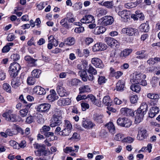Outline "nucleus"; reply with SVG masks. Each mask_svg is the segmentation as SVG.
Masks as SVG:
<instances>
[{
	"mask_svg": "<svg viewBox=\"0 0 160 160\" xmlns=\"http://www.w3.org/2000/svg\"><path fill=\"white\" fill-rule=\"evenodd\" d=\"M112 101L108 96H105L103 98L102 103L106 106H109L111 105Z\"/></svg>",
	"mask_w": 160,
	"mask_h": 160,
	"instance_id": "c9c22d12",
	"label": "nucleus"
},
{
	"mask_svg": "<svg viewBox=\"0 0 160 160\" xmlns=\"http://www.w3.org/2000/svg\"><path fill=\"white\" fill-rule=\"evenodd\" d=\"M71 130L64 128V129L60 131L58 133L60 135L62 136H68L71 133Z\"/></svg>",
	"mask_w": 160,
	"mask_h": 160,
	"instance_id": "58836bf2",
	"label": "nucleus"
},
{
	"mask_svg": "<svg viewBox=\"0 0 160 160\" xmlns=\"http://www.w3.org/2000/svg\"><path fill=\"white\" fill-rule=\"evenodd\" d=\"M64 128H66L72 130V124L69 121L67 120L64 121V125H63Z\"/></svg>",
	"mask_w": 160,
	"mask_h": 160,
	"instance_id": "37998d69",
	"label": "nucleus"
},
{
	"mask_svg": "<svg viewBox=\"0 0 160 160\" xmlns=\"http://www.w3.org/2000/svg\"><path fill=\"white\" fill-rule=\"evenodd\" d=\"M32 76L28 77L27 79V83L28 85H32L35 84L36 82V78Z\"/></svg>",
	"mask_w": 160,
	"mask_h": 160,
	"instance_id": "a19ab883",
	"label": "nucleus"
},
{
	"mask_svg": "<svg viewBox=\"0 0 160 160\" xmlns=\"http://www.w3.org/2000/svg\"><path fill=\"white\" fill-rule=\"evenodd\" d=\"M94 80V78L93 75L90 74L89 75H87L85 78H82V81L84 82H86L88 80L90 81H92Z\"/></svg>",
	"mask_w": 160,
	"mask_h": 160,
	"instance_id": "de8ad7c7",
	"label": "nucleus"
},
{
	"mask_svg": "<svg viewBox=\"0 0 160 160\" xmlns=\"http://www.w3.org/2000/svg\"><path fill=\"white\" fill-rule=\"evenodd\" d=\"M104 40L107 44L111 47L114 46L117 47L119 45V42L113 38L107 37L105 38Z\"/></svg>",
	"mask_w": 160,
	"mask_h": 160,
	"instance_id": "dca6fc26",
	"label": "nucleus"
},
{
	"mask_svg": "<svg viewBox=\"0 0 160 160\" xmlns=\"http://www.w3.org/2000/svg\"><path fill=\"white\" fill-rule=\"evenodd\" d=\"M40 72L39 70L34 69L32 71L31 76L36 78H38L39 77L40 73Z\"/></svg>",
	"mask_w": 160,
	"mask_h": 160,
	"instance_id": "49530a36",
	"label": "nucleus"
},
{
	"mask_svg": "<svg viewBox=\"0 0 160 160\" xmlns=\"http://www.w3.org/2000/svg\"><path fill=\"white\" fill-rule=\"evenodd\" d=\"M89 67V68L87 71L88 72L93 75H96L97 74V70L91 65H90Z\"/></svg>",
	"mask_w": 160,
	"mask_h": 160,
	"instance_id": "c03bdc74",
	"label": "nucleus"
},
{
	"mask_svg": "<svg viewBox=\"0 0 160 160\" xmlns=\"http://www.w3.org/2000/svg\"><path fill=\"white\" fill-rule=\"evenodd\" d=\"M11 58L14 61H17L20 59V55L18 53L14 54L11 56Z\"/></svg>",
	"mask_w": 160,
	"mask_h": 160,
	"instance_id": "0e129e2a",
	"label": "nucleus"
},
{
	"mask_svg": "<svg viewBox=\"0 0 160 160\" xmlns=\"http://www.w3.org/2000/svg\"><path fill=\"white\" fill-rule=\"evenodd\" d=\"M64 41L65 44L68 46H72L73 45L75 42L74 38L71 37L67 38Z\"/></svg>",
	"mask_w": 160,
	"mask_h": 160,
	"instance_id": "473e14b6",
	"label": "nucleus"
},
{
	"mask_svg": "<svg viewBox=\"0 0 160 160\" xmlns=\"http://www.w3.org/2000/svg\"><path fill=\"white\" fill-rule=\"evenodd\" d=\"M62 118H57L52 117V122L50 125L52 127H55L57 126L60 125L62 123Z\"/></svg>",
	"mask_w": 160,
	"mask_h": 160,
	"instance_id": "a211bd4d",
	"label": "nucleus"
},
{
	"mask_svg": "<svg viewBox=\"0 0 160 160\" xmlns=\"http://www.w3.org/2000/svg\"><path fill=\"white\" fill-rule=\"evenodd\" d=\"M84 30V28L83 27L79 26L78 27L74 29L75 32L77 33H80L83 32Z\"/></svg>",
	"mask_w": 160,
	"mask_h": 160,
	"instance_id": "680f3d73",
	"label": "nucleus"
},
{
	"mask_svg": "<svg viewBox=\"0 0 160 160\" xmlns=\"http://www.w3.org/2000/svg\"><path fill=\"white\" fill-rule=\"evenodd\" d=\"M33 92L39 95H44L46 93L45 90L39 86H35L33 89Z\"/></svg>",
	"mask_w": 160,
	"mask_h": 160,
	"instance_id": "a878e982",
	"label": "nucleus"
},
{
	"mask_svg": "<svg viewBox=\"0 0 160 160\" xmlns=\"http://www.w3.org/2000/svg\"><path fill=\"white\" fill-rule=\"evenodd\" d=\"M60 23L63 27L67 28H69V25L68 18H65L62 19Z\"/></svg>",
	"mask_w": 160,
	"mask_h": 160,
	"instance_id": "7c9ffc66",
	"label": "nucleus"
},
{
	"mask_svg": "<svg viewBox=\"0 0 160 160\" xmlns=\"http://www.w3.org/2000/svg\"><path fill=\"white\" fill-rule=\"evenodd\" d=\"M62 111L59 109L57 108H55L54 109L53 112V117H57V118H62Z\"/></svg>",
	"mask_w": 160,
	"mask_h": 160,
	"instance_id": "4c0bfd02",
	"label": "nucleus"
},
{
	"mask_svg": "<svg viewBox=\"0 0 160 160\" xmlns=\"http://www.w3.org/2000/svg\"><path fill=\"white\" fill-rule=\"evenodd\" d=\"M58 96L55 94H50L47 97V98L50 102H52L58 99Z\"/></svg>",
	"mask_w": 160,
	"mask_h": 160,
	"instance_id": "79ce46f5",
	"label": "nucleus"
},
{
	"mask_svg": "<svg viewBox=\"0 0 160 160\" xmlns=\"http://www.w3.org/2000/svg\"><path fill=\"white\" fill-rule=\"evenodd\" d=\"M142 76L143 78H145L146 77L145 75H142L140 73L137 72L134 73L133 74L132 78L131 80V82L134 83V84H138L141 80Z\"/></svg>",
	"mask_w": 160,
	"mask_h": 160,
	"instance_id": "6e6552de",
	"label": "nucleus"
},
{
	"mask_svg": "<svg viewBox=\"0 0 160 160\" xmlns=\"http://www.w3.org/2000/svg\"><path fill=\"white\" fill-rule=\"evenodd\" d=\"M51 105L47 103H43L38 105L36 108L37 110L40 112H47L50 109Z\"/></svg>",
	"mask_w": 160,
	"mask_h": 160,
	"instance_id": "423d86ee",
	"label": "nucleus"
},
{
	"mask_svg": "<svg viewBox=\"0 0 160 160\" xmlns=\"http://www.w3.org/2000/svg\"><path fill=\"white\" fill-rule=\"evenodd\" d=\"M103 116L102 115L98 113H96L94 114L93 116V120L99 123H101L103 122L102 119Z\"/></svg>",
	"mask_w": 160,
	"mask_h": 160,
	"instance_id": "c756f323",
	"label": "nucleus"
},
{
	"mask_svg": "<svg viewBox=\"0 0 160 160\" xmlns=\"http://www.w3.org/2000/svg\"><path fill=\"white\" fill-rule=\"evenodd\" d=\"M3 88L4 89L6 90L7 92L9 93L11 92V87L8 83H4L3 85Z\"/></svg>",
	"mask_w": 160,
	"mask_h": 160,
	"instance_id": "603ef678",
	"label": "nucleus"
},
{
	"mask_svg": "<svg viewBox=\"0 0 160 160\" xmlns=\"http://www.w3.org/2000/svg\"><path fill=\"white\" fill-rule=\"evenodd\" d=\"M133 140L134 139L131 137H127L123 138V139L122 140V141L123 142L131 143L133 142Z\"/></svg>",
	"mask_w": 160,
	"mask_h": 160,
	"instance_id": "4d7b16f0",
	"label": "nucleus"
},
{
	"mask_svg": "<svg viewBox=\"0 0 160 160\" xmlns=\"http://www.w3.org/2000/svg\"><path fill=\"white\" fill-rule=\"evenodd\" d=\"M81 105L83 111H85L86 109H88L89 108V105L86 102H82Z\"/></svg>",
	"mask_w": 160,
	"mask_h": 160,
	"instance_id": "5fc2aeb1",
	"label": "nucleus"
},
{
	"mask_svg": "<svg viewBox=\"0 0 160 160\" xmlns=\"http://www.w3.org/2000/svg\"><path fill=\"white\" fill-rule=\"evenodd\" d=\"M107 11L102 8H100V9L98 11V15L100 16L104 15H106L107 13Z\"/></svg>",
	"mask_w": 160,
	"mask_h": 160,
	"instance_id": "69168bd1",
	"label": "nucleus"
},
{
	"mask_svg": "<svg viewBox=\"0 0 160 160\" xmlns=\"http://www.w3.org/2000/svg\"><path fill=\"white\" fill-rule=\"evenodd\" d=\"M147 97L148 98L153 100L151 101L150 104L151 106H153L157 104L158 100L160 98V96L158 94L153 93H148Z\"/></svg>",
	"mask_w": 160,
	"mask_h": 160,
	"instance_id": "0eeeda50",
	"label": "nucleus"
},
{
	"mask_svg": "<svg viewBox=\"0 0 160 160\" xmlns=\"http://www.w3.org/2000/svg\"><path fill=\"white\" fill-rule=\"evenodd\" d=\"M82 4L81 3H76L74 4L72 7L74 8V9L76 10L80 9L82 8Z\"/></svg>",
	"mask_w": 160,
	"mask_h": 160,
	"instance_id": "052dcab7",
	"label": "nucleus"
},
{
	"mask_svg": "<svg viewBox=\"0 0 160 160\" xmlns=\"http://www.w3.org/2000/svg\"><path fill=\"white\" fill-rule=\"evenodd\" d=\"M147 136V131L143 128H140L138 131L137 138L140 140H142L146 138Z\"/></svg>",
	"mask_w": 160,
	"mask_h": 160,
	"instance_id": "2eb2a0df",
	"label": "nucleus"
},
{
	"mask_svg": "<svg viewBox=\"0 0 160 160\" xmlns=\"http://www.w3.org/2000/svg\"><path fill=\"white\" fill-rule=\"evenodd\" d=\"M57 91L59 96L62 97L67 95L66 91L63 87L62 82H59L58 83Z\"/></svg>",
	"mask_w": 160,
	"mask_h": 160,
	"instance_id": "f8f14e48",
	"label": "nucleus"
},
{
	"mask_svg": "<svg viewBox=\"0 0 160 160\" xmlns=\"http://www.w3.org/2000/svg\"><path fill=\"white\" fill-rule=\"evenodd\" d=\"M82 124V126L86 129L92 128L95 126V124L88 119L83 118Z\"/></svg>",
	"mask_w": 160,
	"mask_h": 160,
	"instance_id": "ddd939ff",
	"label": "nucleus"
},
{
	"mask_svg": "<svg viewBox=\"0 0 160 160\" xmlns=\"http://www.w3.org/2000/svg\"><path fill=\"white\" fill-rule=\"evenodd\" d=\"M101 20L102 25L107 26L111 25L114 21L113 18L110 16H106L102 17Z\"/></svg>",
	"mask_w": 160,
	"mask_h": 160,
	"instance_id": "1a4fd4ad",
	"label": "nucleus"
},
{
	"mask_svg": "<svg viewBox=\"0 0 160 160\" xmlns=\"http://www.w3.org/2000/svg\"><path fill=\"white\" fill-rule=\"evenodd\" d=\"M85 41L86 44L88 45L93 41V39L91 38H87Z\"/></svg>",
	"mask_w": 160,
	"mask_h": 160,
	"instance_id": "338daca9",
	"label": "nucleus"
},
{
	"mask_svg": "<svg viewBox=\"0 0 160 160\" xmlns=\"http://www.w3.org/2000/svg\"><path fill=\"white\" fill-rule=\"evenodd\" d=\"M107 48V46L105 44L99 42L94 45L92 48V50L93 52H97L105 50Z\"/></svg>",
	"mask_w": 160,
	"mask_h": 160,
	"instance_id": "9d476101",
	"label": "nucleus"
},
{
	"mask_svg": "<svg viewBox=\"0 0 160 160\" xmlns=\"http://www.w3.org/2000/svg\"><path fill=\"white\" fill-rule=\"evenodd\" d=\"M79 94L87 92L90 91V88L88 85H86L80 87L79 89Z\"/></svg>",
	"mask_w": 160,
	"mask_h": 160,
	"instance_id": "72a5a7b5",
	"label": "nucleus"
},
{
	"mask_svg": "<svg viewBox=\"0 0 160 160\" xmlns=\"http://www.w3.org/2000/svg\"><path fill=\"white\" fill-rule=\"evenodd\" d=\"M123 80H119L116 84V89L117 91H122L123 90L125 86Z\"/></svg>",
	"mask_w": 160,
	"mask_h": 160,
	"instance_id": "cd10ccee",
	"label": "nucleus"
},
{
	"mask_svg": "<svg viewBox=\"0 0 160 160\" xmlns=\"http://www.w3.org/2000/svg\"><path fill=\"white\" fill-rule=\"evenodd\" d=\"M78 73L80 75L81 77H82V78H85L87 75L86 72L85 71L81 70L79 71Z\"/></svg>",
	"mask_w": 160,
	"mask_h": 160,
	"instance_id": "774afa93",
	"label": "nucleus"
},
{
	"mask_svg": "<svg viewBox=\"0 0 160 160\" xmlns=\"http://www.w3.org/2000/svg\"><path fill=\"white\" fill-rule=\"evenodd\" d=\"M6 120L12 122H16L18 121V116L13 113V110H9L2 114Z\"/></svg>",
	"mask_w": 160,
	"mask_h": 160,
	"instance_id": "f257e3e1",
	"label": "nucleus"
},
{
	"mask_svg": "<svg viewBox=\"0 0 160 160\" xmlns=\"http://www.w3.org/2000/svg\"><path fill=\"white\" fill-rule=\"evenodd\" d=\"M140 27L141 30L143 32H147L149 31V28L148 23H143L141 25Z\"/></svg>",
	"mask_w": 160,
	"mask_h": 160,
	"instance_id": "e433bc0d",
	"label": "nucleus"
},
{
	"mask_svg": "<svg viewBox=\"0 0 160 160\" xmlns=\"http://www.w3.org/2000/svg\"><path fill=\"white\" fill-rule=\"evenodd\" d=\"M130 101L131 103H135L137 102L138 97L137 95H132L130 97Z\"/></svg>",
	"mask_w": 160,
	"mask_h": 160,
	"instance_id": "6e6d98bb",
	"label": "nucleus"
},
{
	"mask_svg": "<svg viewBox=\"0 0 160 160\" xmlns=\"http://www.w3.org/2000/svg\"><path fill=\"white\" fill-rule=\"evenodd\" d=\"M108 129L109 132L112 134L115 133V128L112 122L108 123L106 125Z\"/></svg>",
	"mask_w": 160,
	"mask_h": 160,
	"instance_id": "2f4dec72",
	"label": "nucleus"
},
{
	"mask_svg": "<svg viewBox=\"0 0 160 160\" xmlns=\"http://www.w3.org/2000/svg\"><path fill=\"white\" fill-rule=\"evenodd\" d=\"M106 80L104 76H99L98 79V82L99 84H101L102 83H105Z\"/></svg>",
	"mask_w": 160,
	"mask_h": 160,
	"instance_id": "bf43d9fd",
	"label": "nucleus"
},
{
	"mask_svg": "<svg viewBox=\"0 0 160 160\" xmlns=\"http://www.w3.org/2000/svg\"><path fill=\"white\" fill-rule=\"evenodd\" d=\"M81 22L83 23L95 22V20L94 17L91 15H86L81 20Z\"/></svg>",
	"mask_w": 160,
	"mask_h": 160,
	"instance_id": "9b49d317",
	"label": "nucleus"
},
{
	"mask_svg": "<svg viewBox=\"0 0 160 160\" xmlns=\"http://www.w3.org/2000/svg\"><path fill=\"white\" fill-rule=\"evenodd\" d=\"M119 10V7L117 8L115 10L116 12L118 13L119 16H120L122 18H123L124 19L129 18V12L127 10H123L121 11Z\"/></svg>",
	"mask_w": 160,
	"mask_h": 160,
	"instance_id": "412c9836",
	"label": "nucleus"
},
{
	"mask_svg": "<svg viewBox=\"0 0 160 160\" xmlns=\"http://www.w3.org/2000/svg\"><path fill=\"white\" fill-rule=\"evenodd\" d=\"M131 49L126 48L122 51L119 54V57L122 59H124L127 58L132 52Z\"/></svg>",
	"mask_w": 160,
	"mask_h": 160,
	"instance_id": "f3484780",
	"label": "nucleus"
},
{
	"mask_svg": "<svg viewBox=\"0 0 160 160\" xmlns=\"http://www.w3.org/2000/svg\"><path fill=\"white\" fill-rule=\"evenodd\" d=\"M106 30V28L103 26L96 27L94 30V33L99 35L103 33Z\"/></svg>",
	"mask_w": 160,
	"mask_h": 160,
	"instance_id": "c85d7f7f",
	"label": "nucleus"
},
{
	"mask_svg": "<svg viewBox=\"0 0 160 160\" xmlns=\"http://www.w3.org/2000/svg\"><path fill=\"white\" fill-rule=\"evenodd\" d=\"M50 129V127L49 126L44 125L42 127V128L40 130L41 132L42 133H44L49 131Z\"/></svg>",
	"mask_w": 160,
	"mask_h": 160,
	"instance_id": "864d4df0",
	"label": "nucleus"
},
{
	"mask_svg": "<svg viewBox=\"0 0 160 160\" xmlns=\"http://www.w3.org/2000/svg\"><path fill=\"white\" fill-rule=\"evenodd\" d=\"M117 124L120 126L125 128H129L132 125L131 121L126 118H119L117 121Z\"/></svg>",
	"mask_w": 160,
	"mask_h": 160,
	"instance_id": "7ed1b4c3",
	"label": "nucleus"
},
{
	"mask_svg": "<svg viewBox=\"0 0 160 160\" xmlns=\"http://www.w3.org/2000/svg\"><path fill=\"white\" fill-rule=\"evenodd\" d=\"M32 104L30 103L25 105V108L21 110L20 111V116L24 117L26 116L29 112V109L31 107Z\"/></svg>",
	"mask_w": 160,
	"mask_h": 160,
	"instance_id": "4be33fe9",
	"label": "nucleus"
},
{
	"mask_svg": "<svg viewBox=\"0 0 160 160\" xmlns=\"http://www.w3.org/2000/svg\"><path fill=\"white\" fill-rule=\"evenodd\" d=\"M148 109V106L146 103L145 102H143L142 103L140 108L138 109L142 111L144 113H146Z\"/></svg>",
	"mask_w": 160,
	"mask_h": 160,
	"instance_id": "ea45409f",
	"label": "nucleus"
},
{
	"mask_svg": "<svg viewBox=\"0 0 160 160\" xmlns=\"http://www.w3.org/2000/svg\"><path fill=\"white\" fill-rule=\"evenodd\" d=\"M92 63L96 67L102 68L103 65L102 61L98 58H93L92 59Z\"/></svg>",
	"mask_w": 160,
	"mask_h": 160,
	"instance_id": "b1692460",
	"label": "nucleus"
},
{
	"mask_svg": "<svg viewBox=\"0 0 160 160\" xmlns=\"http://www.w3.org/2000/svg\"><path fill=\"white\" fill-rule=\"evenodd\" d=\"M20 80L19 77L13 78L11 83L12 87L15 88H18L21 84Z\"/></svg>",
	"mask_w": 160,
	"mask_h": 160,
	"instance_id": "bb28decb",
	"label": "nucleus"
},
{
	"mask_svg": "<svg viewBox=\"0 0 160 160\" xmlns=\"http://www.w3.org/2000/svg\"><path fill=\"white\" fill-rule=\"evenodd\" d=\"M136 14H137V18L138 19H139L140 20H143L144 18V16L143 14L140 11H136L135 12Z\"/></svg>",
	"mask_w": 160,
	"mask_h": 160,
	"instance_id": "3c124183",
	"label": "nucleus"
},
{
	"mask_svg": "<svg viewBox=\"0 0 160 160\" xmlns=\"http://www.w3.org/2000/svg\"><path fill=\"white\" fill-rule=\"evenodd\" d=\"M24 59L29 67H32L36 66L35 62L37 59H35L29 55L25 57Z\"/></svg>",
	"mask_w": 160,
	"mask_h": 160,
	"instance_id": "6ab92c4d",
	"label": "nucleus"
},
{
	"mask_svg": "<svg viewBox=\"0 0 160 160\" xmlns=\"http://www.w3.org/2000/svg\"><path fill=\"white\" fill-rule=\"evenodd\" d=\"M145 51L143 50L137 52L136 54L138 56L136 58L140 59H147L148 57V53H145Z\"/></svg>",
	"mask_w": 160,
	"mask_h": 160,
	"instance_id": "5701e85b",
	"label": "nucleus"
},
{
	"mask_svg": "<svg viewBox=\"0 0 160 160\" xmlns=\"http://www.w3.org/2000/svg\"><path fill=\"white\" fill-rule=\"evenodd\" d=\"M102 5L107 8H112L113 6L112 1L105 2L103 3Z\"/></svg>",
	"mask_w": 160,
	"mask_h": 160,
	"instance_id": "8fccbe9b",
	"label": "nucleus"
},
{
	"mask_svg": "<svg viewBox=\"0 0 160 160\" xmlns=\"http://www.w3.org/2000/svg\"><path fill=\"white\" fill-rule=\"evenodd\" d=\"M33 145L34 148L38 149L37 151H35V153L37 155H45L46 154V148L43 145L35 143Z\"/></svg>",
	"mask_w": 160,
	"mask_h": 160,
	"instance_id": "20e7f679",
	"label": "nucleus"
},
{
	"mask_svg": "<svg viewBox=\"0 0 160 160\" xmlns=\"http://www.w3.org/2000/svg\"><path fill=\"white\" fill-rule=\"evenodd\" d=\"M137 6V4L134 2H128L125 4L124 7L127 8H131L135 7Z\"/></svg>",
	"mask_w": 160,
	"mask_h": 160,
	"instance_id": "09e8293b",
	"label": "nucleus"
},
{
	"mask_svg": "<svg viewBox=\"0 0 160 160\" xmlns=\"http://www.w3.org/2000/svg\"><path fill=\"white\" fill-rule=\"evenodd\" d=\"M20 66L17 63H12L11 64L9 67V73L11 76L12 77L16 76L18 74V72L20 69Z\"/></svg>",
	"mask_w": 160,
	"mask_h": 160,
	"instance_id": "f03ea898",
	"label": "nucleus"
},
{
	"mask_svg": "<svg viewBox=\"0 0 160 160\" xmlns=\"http://www.w3.org/2000/svg\"><path fill=\"white\" fill-rule=\"evenodd\" d=\"M6 132L7 133V136H13L14 135H16L17 134L16 132H14V130L12 131L10 129H8L6 130Z\"/></svg>",
	"mask_w": 160,
	"mask_h": 160,
	"instance_id": "13d9d810",
	"label": "nucleus"
},
{
	"mask_svg": "<svg viewBox=\"0 0 160 160\" xmlns=\"http://www.w3.org/2000/svg\"><path fill=\"white\" fill-rule=\"evenodd\" d=\"M81 82V81L77 78H74L70 80L69 85L70 86H77Z\"/></svg>",
	"mask_w": 160,
	"mask_h": 160,
	"instance_id": "f704fd0d",
	"label": "nucleus"
},
{
	"mask_svg": "<svg viewBox=\"0 0 160 160\" xmlns=\"http://www.w3.org/2000/svg\"><path fill=\"white\" fill-rule=\"evenodd\" d=\"M130 89L132 91L137 92H139L141 90V88L140 86L138 85H134L131 86Z\"/></svg>",
	"mask_w": 160,
	"mask_h": 160,
	"instance_id": "a18cd8bd",
	"label": "nucleus"
},
{
	"mask_svg": "<svg viewBox=\"0 0 160 160\" xmlns=\"http://www.w3.org/2000/svg\"><path fill=\"white\" fill-rule=\"evenodd\" d=\"M122 32L124 34H126L128 36H138L139 34L138 30L133 28H123Z\"/></svg>",
	"mask_w": 160,
	"mask_h": 160,
	"instance_id": "39448f33",
	"label": "nucleus"
},
{
	"mask_svg": "<svg viewBox=\"0 0 160 160\" xmlns=\"http://www.w3.org/2000/svg\"><path fill=\"white\" fill-rule=\"evenodd\" d=\"M146 113L138 109L136 112V115L135 116V123L136 124H138L142 120L144 115Z\"/></svg>",
	"mask_w": 160,
	"mask_h": 160,
	"instance_id": "4468645a",
	"label": "nucleus"
},
{
	"mask_svg": "<svg viewBox=\"0 0 160 160\" xmlns=\"http://www.w3.org/2000/svg\"><path fill=\"white\" fill-rule=\"evenodd\" d=\"M120 112L121 113L125 116H133L134 115L133 111L132 110L125 108L121 109Z\"/></svg>",
	"mask_w": 160,
	"mask_h": 160,
	"instance_id": "aec40b11",
	"label": "nucleus"
},
{
	"mask_svg": "<svg viewBox=\"0 0 160 160\" xmlns=\"http://www.w3.org/2000/svg\"><path fill=\"white\" fill-rule=\"evenodd\" d=\"M123 135L122 134L120 133L117 134L115 137V139L117 141H120L123 140Z\"/></svg>",
	"mask_w": 160,
	"mask_h": 160,
	"instance_id": "e2e57ef3",
	"label": "nucleus"
},
{
	"mask_svg": "<svg viewBox=\"0 0 160 160\" xmlns=\"http://www.w3.org/2000/svg\"><path fill=\"white\" fill-rule=\"evenodd\" d=\"M79 148V147L78 146L75 145L74 148L72 147H66L63 149V151L64 152L67 153H69L72 152H78Z\"/></svg>",
	"mask_w": 160,
	"mask_h": 160,
	"instance_id": "393cba45",
	"label": "nucleus"
}]
</instances>
